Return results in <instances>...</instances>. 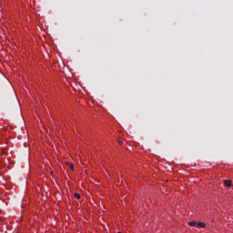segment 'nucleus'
Here are the masks:
<instances>
[{
	"mask_svg": "<svg viewBox=\"0 0 233 233\" xmlns=\"http://www.w3.org/2000/svg\"><path fill=\"white\" fill-rule=\"evenodd\" d=\"M231 181L230 180H224V186L225 187H231Z\"/></svg>",
	"mask_w": 233,
	"mask_h": 233,
	"instance_id": "nucleus-1",
	"label": "nucleus"
},
{
	"mask_svg": "<svg viewBox=\"0 0 233 233\" xmlns=\"http://www.w3.org/2000/svg\"><path fill=\"white\" fill-rule=\"evenodd\" d=\"M197 227L205 228V227H206V224L203 223V222H198V223L197 224Z\"/></svg>",
	"mask_w": 233,
	"mask_h": 233,
	"instance_id": "nucleus-2",
	"label": "nucleus"
},
{
	"mask_svg": "<svg viewBox=\"0 0 233 233\" xmlns=\"http://www.w3.org/2000/svg\"><path fill=\"white\" fill-rule=\"evenodd\" d=\"M188 224L190 227H198V224L195 221L188 222Z\"/></svg>",
	"mask_w": 233,
	"mask_h": 233,
	"instance_id": "nucleus-3",
	"label": "nucleus"
},
{
	"mask_svg": "<svg viewBox=\"0 0 233 233\" xmlns=\"http://www.w3.org/2000/svg\"><path fill=\"white\" fill-rule=\"evenodd\" d=\"M74 198H76V199H79L81 198V196L78 193H75Z\"/></svg>",
	"mask_w": 233,
	"mask_h": 233,
	"instance_id": "nucleus-4",
	"label": "nucleus"
},
{
	"mask_svg": "<svg viewBox=\"0 0 233 233\" xmlns=\"http://www.w3.org/2000/svg\"><path fill=\"white\" fill-rule=\"evenodd\" d=\"M67 165H69V169L74 170L75 167L73 164L67 163Z\"/></svg>",
	"mask_w": 233,
	"mask_h": 233,
	"instance_id": "nucleus-5",
	"label": "nucleus"
},
{
	"mask_svg": "<svg viewBox=\"0 0 233 233\" xmlns=\"http://www.w3.org/2000/svg\"><path fill=\"white\" fill-rule=\"evenodd\" d=\"M118 144H119V145H122V141H118Z\"/></svg>",
	"mask_w": 233,
	"mask_h": 233,
	"instance_id": "nucleus-6",
	"label": "nucleus"
}]
</instances>
